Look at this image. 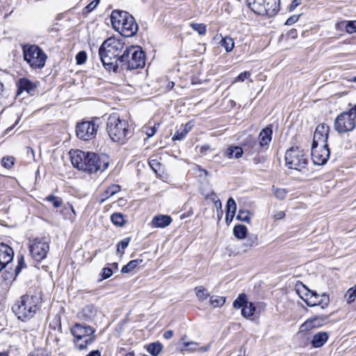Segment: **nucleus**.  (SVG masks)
<instances>
[{
  "instance_id": "1",
  "label": "nucleus",
  "mask_w": 356,
  "mask_h": 356,
  "mask_svg": "<svg viewBox=\"0 0 356 356\" xmlns=\"http://www.w3.org/2000/svg\"><path fill=\"white\" fill-rule=\"evenodd\" d=\"M127 44L123 40L109 38L99 48V56L104 68L118 72L120 69L121 56L125 53Z\"/></svg>"
},
{
  "instance_id": "6",
  "label": "nucleus",
  "mask_w": 356,
  "mask_h": 356,
  "mask_svg": "<svg viewBox=\"0 0 356 356\" xmlns=\"http://www.w3.org/2000/svg\"><path fill=\"white\" fill-rule=\"evenodd\" d=\"M70 332L74 337L75 347L80 350L86 349L96 339L94 334L95 330L84 323H75L71 327Z\"/></svg>"
},
{
  "instance_id": "54",
  "label": "nucleus",
  "mask_w": 356,
  "mask_h": 356,
  "mask_svg": "<svg viewBox=\"0 0 356 356\" xmlns=\"http://www.w3.org/2000/svg\"><path fill=\"white\" fill-rule=\"evenodd\" d=\"M300 17V15H293L286 19L284 24L287 25V26H291V25L295 24L296 22H298Z\"/></svg>"
},
{
  "instance_id": "29",
  "label": "nucleus",
  "mask_w": 356,
  "mask_h": 356,
  "mask_svg": "<svg viewBox=\"0 0 356 356\" xmlns=\"http://www.w3.org/2000/svg\"><path fill=\"white\" fill-rule=\"evenodd\" d=\"M192 125L188 122L184 125L182 130H178L172 137L173 140H181L184 139L186 134L191 131Z\"/></svg>"
},
{
  "instance_id": "19",
  "label": "nucleus",
  "mask_w": 356,
  "mask_h": 356,
  "mask_svg": "<svg viewBox=\"0 0 356 356\" xmlns=\"http://www.w3.org/2000/svg\"><path fill=\"white\" fill-rule=\"evenodd\" d=\"M327 319V318L324 316H318L312 318H309L301 325L300 330L306 331L310 330L314 327H318L323 325L326 322Z\"/></svg>"
},
{
  "instance_id": "48",
  "label": "nucleus",
  "mask_w": 356,
  "mask_h": 356,
  "mask_svg": "<svg viewBox=\"0 0 356 356\" xmlns=\"http://www.w3.org/2000/svg\"><path fill=\"white\" fill-rule=\"evenodd\" d=\"M87 54L84 51H79L76 56V60L78 65H82L86 63Z\"/></svg>"
},
{
  "instance_id": "39",
  "label": "nucleus",
  "mask_w": 356,
  "mask_h": 356,
  "mask_svg": "<svg viewBox=\"0 0 356 356\" xmlns=\"http://www.w3.org/2000/svg\"><path fill=\"white\" fill-rule=\"evenodd\" d=\"M190 26L200 35H204L207 31V26L204 24H197L192 22L190 24Z\"/></svg>"
},
{
  "instance_id": "64",
  "label": "nucleus",
  "mask_w": 356,
  "mask_h": 356,
  "mask_svg": "<svg viewBox=\"0 0 356 356\" xmlns=\"http://www.w3.org/2000/svg\"><path fill=\"white\" fill-rule=\"evenodd\" d=\"M202 195H204V197L206 198H210L211 200H214L215 198L213 197L216 196L214 192L213 191H210V192H207V193H204V192H202Z\"/></svg>"
},
{
  "instance_id": "5",
  "label": "nucleus",
  "mask_w": 356,
  "mask_h": 356,
  "mask_svg": "<svg viewBox=\"0 0 356 356\" xmlns=\"http://www.w3.org/2000/svg\"><path fill=\"white\" fill-rule=\"evenodd\" d=\"M125 53L121 56L120 69L122 70H132L142 68L145 66V53L138 46H127Z\"/></svg>"
},
{
  "instance_id": "34",
  "label": "nucleus",
  "mask_w": 356,
  "mask_h": 356,
  "mask_svg": "<svg viewBox=\"0 0 356 356\" xmlns=\"http://www.w3.org/2000/svg\"><path fill=\"white\" fill-rule=\"evenodd\" d=\"M248 302L247 296L245 293H241L238 298L234 301L233 307L235 309L243 308Z\"/></svg>"
},
{
  "instance_id": "17",
  "label": "nucleus",
  "mask_w": 356,
  "mask_h": 356,
  "mask_svg": "<svg viewBox=\"0 0 356 356\" xmlns=\"http://www.w3.org/2000/svg\"><path fill=\"white\" fill-rule=\"evenodd\" d=\"M242 146L245 152L251 155L255 153L259 154L263 151L257 138L251 135H249L244 139Z\"/></svg>"
},
{
  "instance_id": "14",
  "label": "nucleus",
  "mask_w": 356,
  "mask_h": 356,
  "mask_svg": "<svg viewBox=\"0 0 356 356\" xmlns=\"http://www.w3.org/2000/svg\"><path fill=\"white\" fill-rule=\"evenodd\" d=\"M330 149L328 145L312 146V159L315 165H322L327 163L330 158Z\"/></svg>"
},
{
  "instance_id": "12",
  "label": "nucleus",
  "mask_w": 356,
  "mask_h": 356,
  "mask_svg": "<svg viewBox=\"0 0 356 356\" xmlns=\"http://www.w3.org/2000/svg\"><path fill=\"white\" fill-rule=\"evenodd\" d=\"M99 120V118H96L95 120H87L77 123L76 126V136L85 141L94 139L99 129V124L96 123V120Z\"/></svg>"
},
{
  "instance_id": "24",
  "label": "nucleus",
  "mask_w": 356,
  "mask_h": 356,
  "mask_svg": "<svg viewBox=\"0 0 356 356\" xmlns=\"http://www.w3.org/2000/svg\"><path fill=\"white\" fill-rule=\"evenodd\" d=\"M328 338L329 336L327 332H319L313 337L311 341V344L313 348H321L327 342Z\"/></svg>"
},
{
  "instance_id": "62",
  "label": "nucleus",
  "mask_w": 356,
  "mask_h": 356,
  "mask_svg": "<svg viewBox=\"0 0 356 356\" xmlns=\"http://www.w3.org/2000/svg\"><path fill=\"white\" fill-rule=\"evenodd\" d=\"M285 217V213L282 211H278L277 212L273 218L275 219V220H280V219H283Z\"/></svg>"
},
{
  "instance_id": "8",
  "label": "nucleus",
  "mask_w": 356,
  "mask_h": 356,
  "mask_svg": "<svg viewBox=\"0 0 356 356\" xmlns=\"http://www.w3.org/2000/svg\"><path fill=\"white\" fill-rule=\"evenodd\" d=\"M248 7L258 15L274 16L280 10V0H247Z\"/></svg>"
},
{
  "instance_id": "26",
  "label": "nucleus",
  "mask_w": 356,
  "mask_h": 356,
  "mask_svg": "<svg viewBox=\"0 0 356 356\" xmlns=\"http://www.w3.org/2000/svg\"><path fill=\"white\" fill-rule=\"evenodd\" d=\"M236 210V204L232 197H229L226 204V222H228V216H230V220H232Z\"/></svg>"
},
{
  "instance_id": "40",
  "label": "nucleus",
  "mask_w": 356,
  "mask_h": 356,
  "mask_svg": "<svg viewBox=\"0 0 356 356\" xmlns=\"http://www.w3.org/2000/svg\"><path fill=\"white\" fill-rule=\"evenodd\" d=\"M45 200L48 202H51L53 204V206L55 208H58V207H61V205L63 204V201H62L61 198L54 196L53 195H48L45 198Z\"/></svg>"
},
{
  "instance_id": "18",
  "label": "nucleus",
  "mask_w": 356,
  "mask_h": 356,
  "mask_svg": "<svg viewBox=\"0 0 356 356\" xmlns=\"http://www.w3.org/2000/svg\"><path fill=\"white\" fill-rule=\"evenodd\" d=\"M273 135V127L271 124L261 129L259 135V144L263 151L268 147L269 143L271 142Z\"/></svg>"
},
{
  "instance_id": "36",
  "label": "nucleus",
  "mask_w": 356,
  "mask_h": 356,
  "mask_svg": "<svg viewBox=\"0 0 356 356\" xmlns=\"http://www.w3.org/2000/svg\"><path fill=\"white\" fill-rule=\"evenodd\" d=\"M225 302V298L223 296H212L210 298V304L213 307L222 306Z\"/></svg>"
},
{
  "instance_id": "63",
  "label": "nucleus",
  "mask_w": 356,
  "mask_h": 356,
  "mask_svg": "<svg viewBox=\"0 0 356 356\" xmlns=\"http://www.w3.org/2000/svg\"><path fill=\"white\" fill-rule=\"evenodd\" d=\"M347 21L340 22L335 24L337 30H345V26Z\"/></svg>"
},
{
  "instance_id": "45",
  "label": "nucleus",
  "mask_w": 356,
  "mask_h": 356,
  "mask_svg": "<svg viewBox=\"0 0 356 356\" xmlns=\"http://www.w3.org/2000/svg\"><path fill=\"white\" fill-rule=\"evenodd\" d=\"M28 356H51L50 353L43 348L35 349Z\"/></svg>"
},
{
  "instance_id": "59",
  "label": "nucleus",
  "mask_w": 356,
  "mask_h": 356,
  "mask_svg": "<svg viewBox=\"0 0 356 356\" xmlns=\"http://www.w3.org/2000/svg\"><path fill=\"white\" fill-rule=\"evenodd\" d=\"M286 36L288 38H290L291 39H295L297 38L298 36V33H297V31L296 29H291L290 31H289L287 33H286Z\"/></svg>"
},
{
  "instance_id": "38",
  "label": "nucleus",
  "mask_w": 356,
  "mask_h": 356,
  "mask_svg": "<svg viewBox=\"0 0 356 356\" xmlns=\"http://www.w3.org/2000/svg\"><path fill=\"white\" fill-rule=\"evenodd\" d=\"M130 240H131L130 237H127V238H124L123 240L120 241V242H118V243L117 245V252L118 254H124V250L129 245Z\"/></svg>"
},
{
  "instance_id": "56",
  "label": "nucleus",
  "mask_w": 356,
  "mask_h": 356,
  "mask_svg": "<svg viewBox=\"0 0 356 356\" xmlns=\"http://www.w3.org/2000/svg\"><path fill=\"white\" fill-rule=\"evenodd\" d=\"M250 76V73L249 72H241L236 78V81H244L246 79H248Z\"/></svg>"
},
{
  "instance_id": "10",
  "label": "nucleus",
  "mask_w": 356,
  "mask_h": 356,
  "mask_svg": "<svg viewBox=\"0 0 356 356\" xmlns=\"http://www.w3.org/2000/svg\"><path fill=\"white\" fill-rule=\"evenodd\" d=\"M286 165L291 168L301 171L305 168L308 161L303 151L298 147H291L285 154Z\"/></svg>"
},
{
  "instance_id": "53",
  "label": "nucleus",
  "mask_w": 356,
  "mask_h": 356,
  "mask_svg": "<svg viewBox=\"0 0 356 356\" xmlns=\"http://www.w3.org/2000/svg\"><path fill=\"white\" fill-rule=\"evenodd\" d=\"M258 243V238L255 235L250 236L247 240V246L250 248L257 245Z\"/></svg>"
},
{
  "instance_id": "4",
  "label": "nucleus",
  "mask_w": 356,
  "mask_h": 356,
  "mask_svg": "<svg viewBox=\"0 0 356 356\" xmlns=\"http://www.w3.org/2000/svg\"><path fill=\"white\" fill-rule=\"evenodd\" d=\"M128 121L121 119L118 113L111 114L106 122V130L114 143L124 144L131 136Z\"/></svg>"
},
{
  "instance_id": "35",
  "label": "nucleus",
  "mask_w": 356,
  "mask_h": 356,
  "mask_svg": "<svg viewBox=\"0 0 356 356\" xmlns=\"http://www.w3.org/2000/svg\"><path fill=\"white\" fill-rule=\"evenodd\" d=\"M196 296L200 301H203L208 298L209 293L207 289L202 286H197L195 288Z\"/></svg>"
},
{
  "instance_id": "30",
  "label": "nucleus",
  "mask_w": 356,
  "mask_h": 356,
  "mask_svg": "<svg viewBox=\"0 0 356 356\" xmlns=\"http://www.w3.org/2000/svg\"><path fill=\"white\" fill-rule=\"evenodd\" d=\"M163 350V345L161 343L153 342L147 346V352L153 356H158Z\"/></svg>"
},
{
  "instance_id": "33",
  "label": "nucleus",
  "mask_w": 356,
  "mask_h": 356,
  "mask_svg": "<svg viewBox=\"0 0 356 356\" xmlns=\"http://www.w3.org/2000/svg\"><path fill=\"white\" fill-rule=\"evenodd\" d=\"M220 44L225 48L227 52H230L234 47V42L233 39L228 36L222 38L220 42Z\"/></svg>"
},
{
  "instance_id": "13",
  "label": "nucleus",
  "mask_w": 356,
  "mask_h": 356,
  "mask_svg": "<svg viewBox=\"0 0 356 356\" xmlns=\"http://www.w3.org/2000/svg\"><path fill=\"white\" fill-rule=\"evenodd\" d=\"M306 292L304 296H300L305 301L306 305L309 307H314L321 305V308L327 307L330 302L329 296L323 293L321 297L316 292L312 291L307 288H305Z\"/></svg>"
},
{
  "instance_id": "60",
  "label": "nucleus",
  "mask_w": 356,
  "mask_h": 356,
  "mask_svg": "<svg viewBox=\"0 0 356 356\" xmlns=\"http://www.w3.org/2000/svg\"><path fill=\"white\" fill-rule=\"evenodd\" d=\"M149 165L152 168V169L156 172H157V168L160 165V163L156 160H151L149 161Z\"/></svg>"
},
{
  "instance_id": "15",
  "label": "nucleus",
  "mask_w": 356,
  "mask_h": 356,
  "mask_svg": "<svg viewBox=\"0 0 356 356\" xmlns=\"http://www.w3.org/2000/svg\"><path fill=\"white\" fill-rule=\"evenodd\" d=\"M122 26L120 27L121 29V34L124 37H132L138 31V26L134 17L129 14L127 18L122 22Z\"/></svg>"
},
{
  "instance_id": "51",
  "label": "nucleus",
  "mask_w": 356,
  "mask_h": 356,
  "mask_svg": "<svg viewBox=\"0 0 356 356\" xmlns=\"http://www.w3.org/2000/svg\"><path fill=\"white\" fill-rule=\"evenodd\" d=\"M2 165L6 168H10L14 164V158L13 157H3L1 161Z\"/></svg>"
},
{
  "instance_id": "58",
  "label": "nucleus",
  "mask_w": 356,
  "mask_h": 356,
  "mask_svg": "<svg viewBox=\"0 0 356 356\" xmlns=\"http://www.w3.org/2000/svg\"><path fill=\"white\" fill-rule=\"evenodd\" d=\"M69 209L70 210L71 212L69 213V216L67 218L70 220L74 221L76 216L74 207L72 204H69Z\"/></svg>"
},
{
  "instance_id": "41",
  "label": "nucleus",
  "mask_w": 356,
  "mask_h": 356,
  "mask_svg": "<svg viewBox=\"0 0 356 356\" xmlns=\"http://www.w3.org/2000/svg\"><path fill=\"white\" fill-rule=\"evenodd\" d=\"M346 296L348 303H351L355 300L356 298V284L347 291Z\"/></svg>"
},
{
  "instance_id": "49",
  "label": "nucleus",
  "mask_w": 356,
  "mask_h": 356,
  "mask_svg": "<svg viewBox=\"0 0 356 356\" xmlns=\"http://www.w3.org/2000/svg\"><path fill=\"white\" fill-rule=\"evenodd\" d=\"M113 275V270L111 268L105 267L102 270V273L100 274L101 279L99 281H102L104 280L108 279L111 277Z\"/></svg>"
},
{
  "instance_id": "61",
  "label": "nucleus",
  "mask_w": 356,
  "mask_h": 356,
  "mask_svg": "<svg viewBox=\"0 0 356 356\" xmlns=\"http://www.w3.org/2000/svg\"><path fill=\"white\" fill-rule=\"evenodd\" d=\"M302 0H293L291 3L289 5V10H294L296 7L300 5Z\"/></svg>"
},
{
  "instance_id": "25",
  "label": "nucleus",
  "mask_w": 356,
  "mask_h": 356,
  "mask_svg": "<svg viewBox=\"0 0 356 356\" xmlns=\"http://www.w3.org/2000/svg\"><path fill=\"white\" fill-rule=\"evenodd\" d=\"M244 149L243 147L231 146L225 152V156L228 158L239 159L242 156Z\"/></svg>"
},
{
  "instance_id": "44",
  "label": "nucleus",
  "mask_w": 356,
  "mask_h": 356,
  "mask_svg": "<svg viewBox=\"0 0 356 356\" xmlns=\"http://www.w3.org/2000/svg\"><path fill=\"white\" fill-rule=\"evenodd\" d=\"M159 127V124H154L153 127H144L143 131L147 136L148 138L153 136L156 132L157 128Z\"/></svg>"
},
{
  "instance_id": "27",
  "label": "nucleus",
  "mask_w": 356,
  "mask_h": 356,
  "mask_svg": "<svg viewBox=\"0 0 356 356\" xmlns=\"http://www.w3.org/2000/svg\"><path fill=\"white\" fill-rule=\"evenodd\" d=\"M327 139L328 137L327 136L323 135L321 133H317L314 131V139L312 142V146H314V147H317V146H325L327 147Z\"/></svg>"
},
{
  "instance_id": "50",
  "label": "nucleus",
  "mask_w": 356,
  "mask_h": 356,
  "mask_svg": "<svg viewBox=\"0 0 356 356\" xmlns=\"http://www.w3.org/2000/svg\"><path fill=\"white\" fill-rule=\"evenodd\" d=\"M136 262H134L132 260L130 261L127 264L124 266L121 269L122 273H128L136 268Z\"/></svg>"
},
{
  "instance_id": "37",
  "label": "nucleus",
  "mask_w": 356,
  "mask_h": 356,
  "mask_svg": "<svg viewBox=\"0 0 356 356\" xmlns=\"http://www.w3.org/2000/svg\"><path fill=\"white\" fill-rule=\"evenodd\" d=\"M111 220L112 222L118 226H123L125 220L124 219V216L120 213H114L111 216Z\"/></svg>"
},
{
  "instance_id": "20",
  "label": "nucleus",
  "mask_w": 356,
  "mask_h": 356,
  "mask_svg": "<svg viewBox=\"0 0 356 356\" xmlns=\"http://www.w3.org/2000/svg\"><path fill=\"white\" fill-rule=\"evenodd\" d=\"M97 314V309L93 305H86L77 314L80 320L92 321Z\"/></svg>"
},
{
  "instance_id": "23",
  "label": "nucleus",
  "mask_w": 356,
  "mask_h": 356,
  "mask_svg": "<svg viewBox=\"0 0 356 356\" xmlns=\"http://www.w3.org/2000/svg\"><path fill=\"white\" fill-rule=\"evenodd\" d=\"M172 221V218L170 216L158 215L153 218L152 224L154 227L163 228L168 226Z\"/></svg>"
},
{
  "instance_id": "55",
  "label": "nucleus",
  "mask_w": 356,
  "mask_h": 356,
  "mask_svg": "<svg viewBox=\"0 0 356 356\" xmlns=\"http://www.w3.org/2000/svg\"><path fill=\"white\" fill-rule=\"evenodd\" d=\"M99 0H94L90 2L87 6L85 7L84 10L86 13H90L98 5Z\"/></svg>"
},
{
  "instance_id": "7",
  "label": "nucleus",
  "mask_w": 356,
  "mask_h": 356,
  "mask_svg": "<svg viewBox=\"0 0 356 356\" xmlns=\"http://www.w3.org/2000/svg\"><path fill=\"white\" fill-rule=\"evenodd\" d=\"M24 60L32 69H42L47 58L46 54L38 45L24 44L22 46Z\"/></svg>"
},
{
  "instance_id": "16",
  "label": "nucleus",
  "mask_w": 356,
  "mask_h": 356,
  "mask_svg": "<svg viewBox=\"0 0 356 356\" xmlns=\"http://www.w3.org/2000/svg\"><path fill=\"white\" fill-rule=\"evenodd\" d=\"M13 250L5 243H0V272L13 261Z\"/></svg>"
},
{
  "instance_id": "28",
  "label": "nucleus",
  "mask_w": 356,
  "mask_h": 356,
  "mask_svg": "<svg viewBox=\"0 0 356 356\" xmlns=\"http://www.w3.org/2000/svg\"><path fill=\"white\" fill-rule=\"evenodd\" d=\"M120 191V186L119 185L113 184L108 187L106 190L102 193L103 198L101 200L100 202H104L106 199L109 197H111L118 193Z\"/></svg>"
},
{
  "instance_id": "47",
  "label": "nucleus",
  "mask_w": 356,
  "mask_h": 356,
  "mask_svg": "<svg viewBox=\"0 0 356 356\" xmlns=\"http://www.w3.org/2000/svg\"><path fill=\"white\" fill-rule=\"evenodd\" d=\"M18 264L15 269V276H17L21 272L22 269L26 267L24 259L23 256H20L18 258Z\"/></svg>"
},
{
  "instance_id": "9",
  "label": "nucleus",
  "mask_w": 356,
  "mask_h": 356,
  "mask_svg": "<svg viewBox=\"0 0 356 356\" xmlns=\"http://www.w3.org/2000/svg\"><path fill=\"white\" fill-rule=\"evenodd\" d=\"M356 126V104L348 111L339 114L334 122V129L339 134L353 131Z\"/></svg>"
},
{
  "instance_id": "11",
  "label": "nucleus",
  "mask_w": 356,
  "mask_h": 356,
  "mask_svg": "<svg viewBox=\"0 0 356 356\" xmlns=\"http://www.w3.org/2000/svg\"><path fill=\"white\" fill-rule=\"evenodd\" d=\"M49 250V241L47 238L36 237L29 242V251L32 258L40 262L47 257Z\"/></svg>"
},
{
  "instance_id": "57",
  "label": "nucleus",
  "mask_w": 356,
  "mask_h": 356,
  "mask_svg": "<svg viewBox=\"0 0 356 356\" xmlns=\"http://www.w3.org/2000/svg\"><path fill=\"white\" fill-rule=\"evenodd\" d=\"M184 344L185 347L188 348V350H191L192 351L195 350L198 346V343L194 341L184 342Z\"/></svg>"
},
{
  "instance_id": "43",
  "label": "nucleus",
  "mask_w": 356,
  "mask_h": 356,
  "mask_svg": "<svg viewBox=\"0 0 356 356\" xmlns=\"http://www.w3.org/2000/svg\"><path fill=\"white\" fill-rule=\"evenodd\" d=\"M236 218L238 220L243 222H246L248 223L250 222V218L249 216V212L248 211L240 210L238 213Z\"/></svg>"
},
{
  "instance_id": "52",
  "label": "nucleus",
  "mask_w": 356,
  "mask_h": 356,
  "mask_svg": "<svg viewBox=\"0 0 356 356\" xmlns=\"http://www.w3.org/2000/svg\"><path fill=\"white\" fill-rule=\"evenodd\" d=\"M287 191L284 188H275L274 189V194L276 197L279 200H284L286 197Z\"/></svg>"
},
{
  "instance_id": "46",
  "label": "nucleus",
  "mask_w": 356,
  "mask_h": 356,
  "mask_svg": "<svg viewBox=\"0 0 356 356\" xmlns=\"http://www.w3.org/2000/svg\"><path fill=\"white\" fill-rule=\"evenodd\" d=\"M329 130H330L329 126L323 123V124H318L316 127L315 131H316L317 133L323 134V135H325V136H327V137H328L329 136Z\"/></svg>"
},
{
  "instance_id": "3",
  "label": "nucleus",
  "mask_w": 356,
  "mask_h": 356,
  "mask_svg": "<svg viewBox=\"0 0 356 356\" xmlns=\"http://www.w3.org/2000/svg\"><path fill=\"white\" fill-rule=\"evenodd\" d=\"M70 154L72 165L79 170L93 173L103 172L108 166V161H102L98 154L93 152H85L78 149Z\"/></svg>"
},
{
  "instance_id": "31",
  "label": "nucleus",
  "mask_w": 356,
  "mask_h": 356,
  "mask_svg": "<svg viewBox=\"0 0 356 356\" xmlns=\"http://www.w3.org/2000/svg\"><path fill=\"white\" fill-rule=\"evenodd\" d=\"M234 235L238 239L245 238L248 234V229L243 225H235L233 229Z\"/></svg>"
},
{
  "instance_id": "32",
  "label": "nucleus",
  "mask_w": 356,
  "mask_h": 356,
  "mask_svg": "<svg viewBox=\"0 0 356 356\" xmlns=\"http://www.w3.org/2000/svg\"><path fill=\"white\" fill-rule=\"evenodd\" d=\"M255 306L254 303L248 302L241 309V315L245 318H249L254 315L255 312Z\"/></svg>"
},
{
  "instance_id": "2",
  "label": "nucleus",
  "mask_w": 356,
  "mask_h": 356,
  "mask_svg": "<svg viewBox=\"0 0 356 356\" xmlns=\"http://www.w3.org/2000/svg\"><path fill=\"white\" fill-rule=\"evenodd\" d=\"M42 300L41 291L38 289L29 291L13 306V312L19 320L22 321L29 320L34 316L40 307Z\"/></svg>"
},
{
  "instance_id": "21",
  "label": "nucleus",
  "mask_w": 356,
  "mask_h": 356,
  "mask_svg": "<svg viewBox=\"0 0 356 356\" xmlns=\"http://www.w3.org/2000/svg\"><path fill=\"white\" fill-rule=\"evenodd\" d=\"M129 14V13L124 10H113L111 15V22L113 27L116 30H119L122 24V22H124V19L127 18Z\"/></svg>"
},
{
  "instance_id": "22",
  "label": "nucleus",
  "mask_w": 356,
  "mask_h": 356,
  "mask_svg": "<svg viewBox=\"0 0 356 356\" xmlns=\"http://www.w3.org/2000/svg\"><path fill=\"white\" fill-rule=\"evenodd\" d=\"M17 94L26 91L30 95H33L37 87L36 84L26 78H21L17 82Z\"/></svg>"
},
{
  "instance_id": "42",
  "label": "nucleus",
  "mask_w": 356,
  "mask_h": 356,
  "mask_svg": "<svg viewBox=\"0 0 356 356\" xmlns=\"http://www.w3.org/2000/svg\"><path fill=\"white\" fill-rule=\"evenodd\" d=\"M346 33L351 34L356 32V20L347 21L345 26Z\"/></svg>"
}]
</instances>
